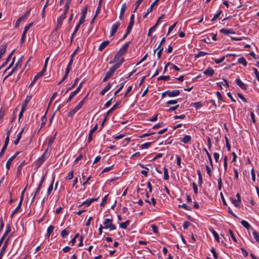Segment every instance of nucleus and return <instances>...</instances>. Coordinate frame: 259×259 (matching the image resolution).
<instances>
[{"mask_svg":"<svg viewBox=\"0 0 259 259\" xmlns=\"http://www.w3.org/2000/svg\"><path fill=\"white\" fill-rule=\"evenodd\" d=\"M143 1H144V0H137V2H136V4H135V9H134V11H133V12H134V13H135V12L137 11V9H138V7H139V6H140V4H141Z\"/></svg>","mask_w":259,"mask_h":259,"instance_id":"31","label":"nucleus"},{"mask_svg":"<svg viewBox=\"0 0 259 259\" xmlns=\"http://www.w3.org/2000/svg\"><path fill=\"white\" fill-rule=\"evenodd\" d=\"M126 8H127L126 4L125 3H123L122 5L120 13L121 14H124L125 11L126 10Z\"/></svg>","mask_w":259,"mask_h":259,"instance_id":"41","label":"nucleus"},{"mask_svg":"<svg viewBox=\"0 0 259 259\" xmlns=\"http://www.w3.org/2000/svg\"><path fill=\"white\" fill-rule=\"evenodd\" d=\"M45 176H44L42 179L41 180V181H40L39 182V184L38 185V187L37 188L35 192V194H37V193L39 192V191H40L41 188V186H42V184L44 181V180H45Z\"/></svg>","mask_w":259,"mask_h":259,"instance_id":"23","label":"nucleus"},{"mask_svg":"<svg viewBox=\"0 0 259 259\" xmlns=\"http://www.w3.org/2000/svg\"><path fill=\"white\" fill-rule=\"evenodd\" d=\"M167 91H168V92L167 93V96L169 97H174L177 96L180 93V91L178 90H173V91H169L168 90Z\"/></svg>","mask_w":259,"mask_h":259,"instance_id":"7","label":"nucleus"},{"mask_svg":"<svg viewBox=\"0 0 259 259\" xmlns=\"http://www.w3.org/2000/svg\"><path fill=\"white\" fill-rule=\"evenodd\" d=\"M97 128H98V125H97V124H96L94 126V127L90 130L89 134L88 139L89 143L91 142V141L92 140L93 134L97 130Z\"/></svg>","mask_w":259,"mask_h":259,"instance_id":"8","label":"nucleus"},{"mask_svg":"<svg viewBox=\"0 0 259 259\" xmlns=\"http://www.w3.org/2000/svg\"><path fill=\"white\" fill-rule=\"evenodd\" d=\"M54 181V179H53L52 182L51 183V184H50V185L49 186V188L48 189V190H47V194H48V195L50 194V193H51V192H52V191L53 190Z\"/></svg>","mask_w":259,"mask_h":259,"instance_id":"35","label":"nucleus"},{"mask_svg":"<svg viewBox=\"0 0 259 259\" xmlns=\"http://www.w3.org/2000/svg\"><path fill=\"white\" fill-rule=\"evenodd\" d=\"M73 178V171H71L69 173H68V175L67 177H66V179L67 180H71Z\"/></svg>","mask_w":259,"mask_h":259,"instance_id":"50","label":"nucleus"},{"mask_svg":"<svg viewBox=\"0 0 259 259\" xmlns=\"http://www.w3.org/2000/svg\"><path fill=\"white\" fill-rule=\"evenodd\" d=\"M14 160V158L13 157H10L7 161V163H6V168L7 169H9L10 168V166H11V165L13 162V161Z\"/></svg>","mask_w":259,"mask_h":259,"instance_id":"27","label":"nucleus"},{"mask_svg":"<svg viewBox=\"0 0 259 259\" xmlns=\"http://www.w3.org/2000/svg\"><path fill=\"white\" fill-rule=\"evenodd\" d=\"M111 88L110 83H108L107 85L103 89L106 93Z\"/></svg>","mask_w":259,"mask_h":259,"instance_id":"64","label":"nucleus"},{"mask_svg":"<svg viewBox=\"0 0 259 259\" xmlns=\"http://www.w3.org/2000/svg\"><path fill=\"white\" fill-rule=\"evenodd\" d=\"M193 106L196 109H197L201 107L202 105L200 102H195L193 103Z\"/></svg>","mask_w":259,"mask_h":259,"instance_id":"52","label":"nucleus"},{"mask_svg":"<svg viewBox=\"0 0 259 259\" xmlns=\"http://www.w3.org/2000/svg\"><path fill=\"white\" fill-rule=\"evenodd\" d=\"M25 164V161H22L19 165L17 167V175L20 176L21 173V170L23 166Z\"/></svg>","mask_w":259,"mask_h":259,"instance_id":"21","label":"nucleus"},{"mask_svg":"<svg viewBox=\"0 0 259 259\" xmlns=\"http://www.w3.org/2000/svg\"><path fill=\"white\" fill-rule=\"evenodd\" d=\"M121 56H122L120 55L119 53H117L115 54V55L114 56L113 60H112L111 61H110L109 63L112 64V63H113L114 62H115L116 61L119 62L120 59L122 58H121Z\"/></svg>","mask_w":259,"mask_h":259,"instance_id":"15","label":"nucleus"},{"mask_svg":"<svg viewBox=\"0 0 259 259\" xmlns=\"http://www.w3.org/2000/svg\"><path fill=\"white\" fill-rule=\"evenodd\" d=\"M49 1V0L47 1V2H46V4L45 5V6L43 8L42 12V17H44L45 16V10H46V7L48 5Z\"/></svg>","mask_w":259,"mask_h":259,"instance_id":"54","label":"nucleus"},{"mask_svg":"<svg viewBox=\"0 0 259 259\" xmlns=\"http://www.w3.org/2000/svg\"><path fill=\"white\" fill-rule=\"evenodd\" d=\"M191 140V137L189 135H186L181 140V141L187 144L189 143Z\"/></svg>","mask_w":259,"mask_h":259,"instance_id":"17","label":"nucleus"},{"mask_svg":"<svg viewBox=\"0 0 259 259\" xmlns=\"http://www.w3.org/2000/svg\"><path fill=\"white\" fill-rule=\"evenodd\" d=\"M109 44V41L108 40H105V41H104L103 42H102L101 45H100L99 47V50L100 51H102V50H103V49L106 47H107Z\"/></svg>","mask_w":259,"mask_h":259,"instance_id":"19","label":"nucleus"},{"mask_svg":"<svg viewBox=\"0 0 259 259\" xmlns=\"http://www.w3.org/2000/svg\"><path fill=\"white\" fill-rule=\"evenodd\" d=\"M124 61V58H121L119 62H118L117 63L114 64L111 68H110L109 69V70L106 72V75L103 79V81H106L108 79L111 77L115 70L119 68V67L123 63Z\"/></svg>","mask_w":259,"mask_h":259,"instance_id":"1","label":"nucleus"},{"mask_svg":"<svg viewBox=\"0 0 259 259\" xmlns=\"http://www.w3.org/2000/svg\"><path fill=\"white\" fill-rule=\"evenodd\" d=\"M69 232L70 231L68 227L63 230L61 232V237L65 238L69 234Z\"/></svg>","mask_w":259,"mask_h":259,"instance_id":"16","label":"nucleus"},{"mask_svg":"<svg viewBox=\"0 0 259 259\" xmlns=\"http://www.w3.org/2000/svg\"><path fill=\"white\" fill-rule=\"evenodd\" d=\"M225 56H224L219 59H214V61L215 63L219 64H220L222 62H223L225 60Z\"/></svg>","mask_w":259,"mask_h":259,"instance_id":"49","label":"nucleus"},{"mask_svg":"<svg viewBox=\"0 0 259 259\" xmlns=\"http://www.w3.org/2000/svg\"><path fill=\"white\" fill-rule=\"evenodd\" d=\"M151 142H147L141 145V147L142 149H147L151 145Z\"/></svg>","mask_w":259,"mask_h":259,"instance_id":"46","label":"nucleus"},{"mask_svg":"<svg viewBox=\"0 0 259 259\" xmlns=\"http://www.w3.org/2000/svg\"><path fill=\"white\" fill-rule=\"evenodd\" d=\"M87 11L88 7L87 6H85L83 7V9L81 11V16H83L85 17L87 13Z\"/></svg>","mask_w":259,"mask_h":259,"instance_id":"39","label":"nucleus"},{"mask_svg":"<svg viewBox=\"0 0 259 259\" xmlns=\"http://www.w3.org/2000/svg\"><path fill=\"white\" fill-rule=\"evenodd\" d=\"M160 20H159V18L157 20L156 24L154 26H153L150 28V29L149 30V31H148V36L151 35V30H154L155 28L158 25V24L160 22Z\"/></svg>","mask_w":259,"mask_h":259,"instance_id":"36","label":"nucleus"},{"mask_svg":"<svg viewBox=\"0 0 259 259\" xmlns=\"http://www.w3.org/2000/svg\"><path fill=\"white\" fill-rule=\"evenodd\" d=\"M235 82L240 88L243 90H246L247 89L246 85L240 79L237 78L235 80Z\"/></svg>","mask_w":259,"mask_h":259,"instance_id":"9","label":"nucleus"},{"mask_svg":"<svg viewBox=\"0 0 259 259\" xmlns=\"http://www.w3.org/2000/svg\"><path fill=\"white\" fill-rule=\"evenodd\" d=\"M210 231L211 232V233L212 234V235H213V236H214V238L215 239V240H217V241L218 242H220V240H219L220 237H219L218 234L217 233V232H215L212 229H210Z\"/></svg>","mask_w":259,"mask_h":259,"instance_id":"24","label":"nucleus"},{"mask_svg":"<svg viewBox=\"0 0 259 259\" xmlns=\"http://www.w3.org/2000/svg\"><path fill=\"white\" fill-rule=\"evenodd\" d=\"M192 186L194 193L197 194L198 192V188L197 185L195 183H193Z\"/></svg>","mask_w":259,"mask_h":259,"instance_id":"62","label":"nucleus"},{"mask_svg":"<svg viewBox=\"0 0 259 259\" xmlns=\"http://www.w3.org/2000/svg\"><path fill=\"white\" fill-rule=\"evenodd\" d=\"M241 225L246 229H248L250 227L249 224L245 220H242L241 222Z\"/></svg>","mask_w":259,"mask_h":259,"instance_id":"30","label":"nucleus"},{"mask_svg":"<svg viewBox=\"0 0 259 259\" xmlns=\"http://www.w3.org/2000/svg\"><path fill=\"white\" fill-rule=\"evenodd\" d=\"M238 62L240 64H242L244 66H246L247 65V61L245 58L242 57L238 59Z\"/></svg>","mask_w":259,"mask_h":259,"instance_id":"22","label":"nucleus"},{"mask_svg":"<svg viewBox=\"0 0 259 259\" xmlns=\"http://www.w3.org/2000/svg\"><path fill=\"white\" fill-rule=\"evenodd\" d=\"M11 227L10 224H8L7 225V228L6 231L5 232V233L3 234V236L2 237V239H3V240L5 239L7 235L11 232Z\"/></svg>","mask_w":259,"mask_h":259,"instance_id":"18","label":"nucleus"},{"mask_svg":"<svg viewBox=\"0 0 259 259\" xmlns=\"http://www.w3.org/2000/svg\"><path fill=\"white\" fill-rule=\"evenodd\" d=\"M179 207L183 208L187 210H191V207L187 205L186 204L179 205Z\"/></svg>","mask_w":259,"mask_h":259,"instance_id":"45","label":"nucleus"},{"mask_svg":"<svg viewBox=\"0 0 259 259\" xmlns=\"http://www.w3.org/2000/svg\"><path fill=\"white\" fill-rule=\"evenodd\" d=\"M120 25V23L119 22H117L112 26L110 31V36H112L115 34Z\"/></svg>","mask_w":259,"mask_h":259,"instance_id":"5","label":"nucleus"},{"mask_svg":"<svg viewBox=\"0 0 259 259\" xmlns=\"http://www.w3.org/2000/svg\"><path fill=\"white\" fill-rule=\"evenodd\" d=\"M134 23H132L130 22L127 28L126 29V31H127V33H130L132 29Z\"/></svg>","mask_w":259,"mask_h":259,"instance_id":"42","label":"nucleus"},{"mask_svg":"<svg viewBox=\"0 0 259 259\" xmlns=\"http://www.w3.org/2000/svg\"><path fill=\"white\" fill-rule=\"evenodd\" d=\"M108 195H106L103 199L102 202L100 203L101 206H103L107 202V199Z\"/></svg>","mask_w":259,"mask_h":259,"instance_id":"53","label":"nucleus"},{"mask_svg":"<svg viewBox=\"0 0 259 259\" xmlns=\"http://www.w3.org/2000/svg\"><path fill=\"white\" fill-rule=\"evenodd\" d=\"M253 71L255 74L256 77L258 81H259V72L258 71L257 69L255 68H253Z\"/></svg>","mask_w":259,"mask_h":259,"instance_id":"57","label":"nucleus"},{"mask_svg":"<svg viewBox=\"0 0 259 259\" xmlns=\"http://www.w3.org/2000/svg\"><path fill=\"white\" fill-rule=\"evenodd\" d=\"M85 17H83V16H80V18L79 19V22L78 23V25H79V26L84 22V20H85Z\"/></svg>","mask_w":259,"mask_h":259,"instance_id":"60","label":"nucleus"},{"mask_svg":"<svg viewBox=\"0 0 259 259\" xmlns=\"http://www.w3.org/2000/svg\"><path fill=\"white\" fill-rule=\"evenodd\" d=\"M72 0H66V3L64 7L65 11H68L69 9L70 4Z\"/></svg>","mask_w":259,"mask_h":259,"instance_id":"33","label":"nucleus"},{"mask_svg":"<svg viewBox=\"0 0 259 259\" xmlns=\"http://www.w3.org/2000/svg\"><path fill=\"white\" fill-rule=\"evenodd\" d=\"M113 219L112 218L110 219H106L104 222V229H109L110 231L114 230L116 229L115 225H113Z\"/></svg>","mask_w":259,"mask_h":259,"instance_id":"2","label":"nucleus"},{"mask_svg":"<svg viewBox=\"0 0 259 259\" xmlns=\"http://www.w3.org/2000/svg\"><path fill=\"white\" fill-rule=\"evenodd\" d=\"M207 54V53H206V52H204L203 51H200V52H199V53L197 54L196 55L195 57H196V58H199L200 57L204 56Z\"/></svg>","mask_w":259,"mask_h":259,"instance_id":"47","label":"nucleus"},{"mask_svg":"<svg viewBox=\"0 0 259 259\" xmlns=\"http://www.w3.org/2000/svg\"><path fill=\"white\" fill-rule=\"evenodd\" d=\"M21 137L22 136L21 135V134H18L17 136V139L14 141V144L15 145H17L18 144L21 138Z\"/></svg>","mask_w":259,"mask_h":259,"instance_id":"43","label":"nucleus"},{"mask_svg":"<svg viewBox=\"0 0 259 259\" xmlns=\"http://www.w3.org/2000/svg\"><path fill=\"white\" fill-rule=\"evenodd\" d=\"M163 172H164V179L165 180H167L169 179V175L168 174L167 169L165 167L163 168Z\"/></svg>","mask_w":259,"mask_h":259,"instance_id":"34","label":"nucleus"},{"mask_svg":"<svg viewBox=\"0 0 259 259\" xmlns=\"http://www.w3.org/2000/svg\"><path fill=\"white\" fill-rule=\"evenodd\" d=\"M13 52H14V51L10 53V54L7 57V60H6V61L1 66L0 69H1L2 68H3L4 66H5L8 63V61H9V60L10 59V58L12 57V54L13 53Z\"/></svg>","mask_w":259,"mask_h":259,"instance_id":"29","label":"nucleus"},{"mask_svg":"<svg viewBox=\"0 0 259 259\" xmlns=\"http://www.w3.org/2000/svg\"><path fill=\"white\" fill-rule=\"evenodd\" d=\"M54 229V227L53 226H50L47 229V235L48 237H50L52 233L53 232V230Z\"/></svg>","mask_w":259,"mask_h":259,"instance_id":"28","label":"nucleus"},{"mask_svg":"<svg viewBox=\"0 0 259 259\" xmlns=\"http://www.w3.org/2000/svg\"><path fill=\"white\" fill-rule=\"evenodd\" d=\"M120 103V101L117 102L115 104H114L113 107L109 109L106 113V117L109 116L112 112L117 107V106Z\"/></svg>","mask_w":259,"mask_h":259,"instance_id":"13","label":"nucleus"},{"mask_svg":"<svg viewBox=\"0 0 259 259\" xmlns=\"http://www.w3.org/2000/svg\"><path fill=\"white\" fill-rule=\"evenodd\" d=\"M203 150L205 152L206 155H207V157H208V159H209V161L210 162V164L211 165V166H212V159H211V157L210 155V154L209 153V152L207 151V150H206V148H204L203 149Z\"/></svg>","mask_w":259,"mask_h":259,"instance_id":"40","label":"nucleus"},{"mask_svg":"<svg viewBox=\"0 0 259 259\" xmlns=\"http://www.w3.org/2000/svg\"><path fill=\"white\" fill-rule=\"evenodd\" d=\"M220 31L221 33H224V34H225L226 35L228 34H234V33H235L234 31L232 29H225V28H222V29H220Z\"/></svg>","mask_w":259,"mask_h":259,"instance_id":"14","label":"nucleus"},{"mask_svg":"<svg viewBox=\"0 0 259 259\" xmlns=\"http://www.w3.org/2000/svg\"><path fill=\"white\" fill-rule=\"evenodd\" d=\"M124 86V83H122L120 84L119 88L114 92V96H116L118 93L120 92V91L122 89Z\"/></svg>","mask_w":259,"mask_h":259,"instance_id":"55","label":"nucleus"},{"mask_svg":"<svg viewBox=\"0 0 259 259\" xmlns=\"http://www.w3.org/2000/svg\"><path fill=\"white\" fill-rule=\"evenodd\" d=\"M73 59L72 58H71L68 63V66L65 70V71H66L67 73H69V72H70V71L71 69V66L73 63Z\"/></svg>","mask_w":259,"mask_h":259,"instance_id":"25","label":"nucleus"},{"mask_svg":"<svg viewBox=\"0 0 259 259\" xmlns=\"http://www.w3.org/2000/svg\"><path fill=\"white\" fill-rule=\"evenodd\" d=\"M229 233H230V234L231 235V238L233 240V241L234 242H237V239H236V237H235V236L233 231L231 230H230V229L229 230Z\"/></svg>","mask_w":259,"mask_h":259,"instance_id":"58","label":"nucleus"},{"mask_svg":"<svg viewBox=\"0 0 259 259\" xmlns=\"http://www.w3.org/2000/svg\"><path fill=\"white\" fill-rule=\"evenodd\" d=\"M68 11H65V9H64L63 13L57 19V24L56 29L61 27L62 24L63 20L65 19L67 13Z\"/></svg>","mask_w":259,"mask_h":259,"instance_id":"4","label":"nucleus"},{"mask_svg":"<svg viewBox=\"0 0 259 259\" xmlns=\"http://www.w3.org/2000/svg\"><path fill=\"white\" fill-rule=\"evenodd\" d=\"M41 73H38L34 77L33 80L32 81V82H31V83L30 84L29 87H31L32 86L35 82L39 78H40L42 76L41 75Z\"/></svg>","mask_w":259,"mask_h":259,"instance_id":"20","label":"nucleus"},{"mask_svg":"<svg viewBox=\"0 0 259 259\" xmlns=\"http://www.w3.org/2000/svg\"><path fill=\"white\" fill-rule=\"evenodd\" d=\"M76 94H77L74 91L72 92L67 100V102H69Z\"/></svg>","mask_w":259,"mask_h":259,"instance_id":"48","label":"nucleus"},{"mask_svg":"<svg viewBox=\"0 0 259 259\" xmlns=\"http://www.w3.org/2000/svg\"><path fill=\"white\" fill-rule=\"evenodd\" d=\"M253 236L254 238L256 240V241L259 242V233L257 231H253L252 232Z\"/></svg>","mask_w":259,"mask_h":259,"instance_id":"37","label":"nucleus"},{"mask_svg":"<svg viewBox=\"0 0 259 259\" xmlns=\"http://www.w3.org/2000/svg\"><path fill=\"white\" fill-rule=\"evenodd\" d=\"M31 99V97H29V96H27L24 102H23V104H22V108L21 109H22V110H26V108L28 105V103H29V102L30 101Z\"/></svg>","mask_w":259,"mask_h":259,"instance_id":"12","label":"nucleus"},{"mask_svg":"<svg viewBox=\"0 0 259 259\" xmlns=\"http://www.w3.org/2000/svg\"><path fill=\"white\" fill-rule=\"evenodd\" d=\"M211 252H212V253L213 254V257L215 258V259H218V254L215 251V250L214 249V248H212L210 250Z\"/></svg>","mask_w":259,"mask_h":259,"instance_id":"51","label":"nucleus"},{"mask_svg":"<svg viewBox=\"0 0 259 259\" xmlns=\"http://www.w3.org/2000/svg\"><path fill=\"white\" fill-rule=\"evenodd\" d=\"M190 225V223L189 222H185L183 225V228L184 229H187V228Z\"/></svg>","mask_w":259,"mask_h":259,"instance_id":"63","label":"nucleus"},{"mask_svg":"<svg viewBox=\"0 0 259 259\" xmlns=\"http://www.w3.org/2000/svg\"><path fill=\"white\" fill-rule=\"evenodd\" d=\"M153 8L151 6H150L147 10V12L145 13H144V15H143V17L144 18H146L147 17V16L148 15V14L149 13H150L152 10H153Z\"/></svg>","mask_w":259,"mask_h":259,"instance_id":"38","label":"nucleus"},{"mask_svg":"<svg viewBox=\"0 0 259 259\" xmlns=\"http://www.w3.org/2000/svg\"><path fill=\"white\" fill-rule=\"evenodd\" d=\"M130 223V220H127L125 222H122L120 224V227L122 229H125L127 228V227L129 225Z\"/></svg>","mask_w":259,"mask_h":259,"instance_id":"26","label":"nucleus"},{"mask_svg":"<svg viewBox=\"0 0 259 259\" xmlns=\"http://www.w3.org/2000/svg\"><path fill=\"white\" fill-rule=\"evenodd\" d=\"M251 179L253 182H255V171L253 169H251Z\"/></svg>","mask_w":259,"mask_h":259,"instance_id":"59","label":"nucleus"},{"mask_svg":"<svg viewBox=\"0 0 259 259\" xmlns=\"http://www.w3.org/2000/svg\"><path fill=\"white\" fill-rule=\"evenodd\" d=\"M130 44V42H127L125 43L119 50V51L117 52L119 53L120 55L122 56L123 54H124L127 51V50L128 48L129 45Z\"/></svg>","mask_w":259,"mask_h":259,"instance_id":"6","label":"nucleus"},{"mask_svg":"<svg viewBox=\"0 0 259 259\" xmlns=\"http://www.w3.org/2000/svg\"><path fill=\"white\" fill-rule=\"evenodd\" d=\"M46 121L47 118L45 115L41 117V125L40 128H41L46 124Z\"/></svg>","mask_w":259,"mask_h":259,"instance_id":"56","label":"nucleus"},{"mask_svg":"<svg viewBox=\"0 0 259 259\" xmlns=\"http://www.w3.org/2000/svg\"><path fill=\"white\" fill-rule=\"evenodd\" d=\"M83 105V101H81L73 109L69 112L68 116L70 117H72L76 112L81 108Z\"/></svg>","mask_w":259,"mask_h":259,"instance_id":"3","label":"nucleus"},{"mask_svg":"<svg viewBox=\"0 0 259 259\" xmlns=\"http://www.w3.org/2000/svg\"><path fill=\"white\" fill-rule=\"evenodd\" d=\"M170 79L169 76H160L158 78V80H168Z\"/></svg>","mask_w":259,"mask_h":259,"instance_id":"44","label":"nucleus"},{"mask_svg":"<svg viewBox=\"0 0 259 259\" xmlns=\"http://www.w3.org/2000/svg\"><path fill=\"white\" fill-rule=\"evenodd\" d=\"M10 134V130H9L7 133V137L6 138L5 144L4 145L6 147H7L9 144Z\"/></svg>","mask_w":259,"mask_h":259,"instance_id":"32","label":"nucleus"},{"mask_svg":"<svg viewBox=\"0 0 259 259\" xmlns=\"http://www.w3.org/2000/svg\"><path fill=\"white\" fill-rule=\"evenodd\" d=\"M151 228L152 229V231H153V232L155 234H157L158 233V228L154 225H151Z\"/></svg>","mask_w":259,"mask_h":259,"instance_id":"61","label":"nucleus"},{"mask_svg":"<svg viewBox=\"0 0 259 259\" xmlns=\"http://www.w3.org/2000/svg\"><path fill=\"white\" fill-rule=\"evenodd\" d=\"M47 150H46L41 156L37 160L38 162H39L40 164H42L46 160L47 157Z\"/></svg>","mask_w":259,"mask_h":259,"instance_id":"10","label":"nucleus"},{"mask_svg":"<svg viewBox=\"0 0 259 259\" xmlns=\"http://www.w3.org/2000/svg\"><path fill=\"white\" fill-rule=\"evenodd\" d=\"M203 73L209 76H212L214 74V70L210 67H208L203 71Z\"/></svg>","mask_w":259,"mask_h":259,"instance_id":"11","label":"nucleus"}]
</instances>
